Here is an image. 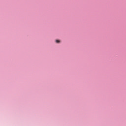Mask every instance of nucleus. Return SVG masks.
<instances>
[{
	"instance_id": "f257e3e1",
	"label": "nucleus",
	"mask_w": 126,
	"mask_h": 126,
	"mask_svg": "<svg viewBox=\"0 0 126 126\" xmlns=\"http://www.w3.org/2000/svg\"><path fill=\"white\" fill-rule=\"evenodd\" d=\"M56 43H60V40H56Z\"/></svg>"
}]
</instances>
